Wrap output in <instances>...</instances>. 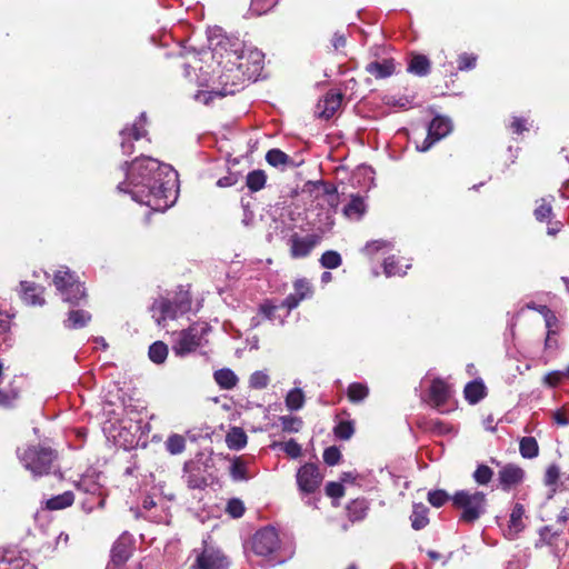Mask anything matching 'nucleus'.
<instances>
[{
    "label": "nucleus",
    "mask_w": 569,
    "mask_h": 569,
    "mask_svg": "<svg viewBox=\"0 0 569 569\" xmlns=\"http://www.w3.org/2000/svg\"><path fill=\"white\" fill-rule=\"evenodd\" d=\"M192 567L194 569H228L229 561L220 550L206 548L200 555H198Z\"/></svg>",
    "instance_id": "nucleus-13"
},
{
    "label": "nucleus",
    "mask_w": 569,
    "mask_h": 569,
    "mask_svg": "<svg viewBox=\"0 0 569 569\" xmlns=\"http://www.w3.org/2000/svg\"><path fill=\"white\" fill-rule=\"evenodd\" d=\"M166 450L171 455H180L186 449V439L178 433L170 435L164 442Z\"/></svg>",
    "instance_id": "nucleus-35"
},
{
    "label": "nucleus",
    "mask_w": 569,
    "mask_h": 569,
    "mask_svg": "<svg viewBox=\"0 0 569 569\" xmlns=\"http://www.w3.org/2000/svg\"><path fill=\"white\" fill-rule=\"evenodd\" d=\"M147 136V130L139 123H133L120 131V147L123 154L130 156L134 152V141Z\"/></svg>",
    "instance_id": "nucleus-17"
},
{
    "label": "nucleus",
    "mask_w": 569,
    "mask_h": 569,
    "mask_svg": "<svg viewBox=\"0 0 569 569\" xmlns=\"http://www.w3.org/2000/svg\"><path fill=\"white\" fill-rule=\"evenodd\" d=\"M395 244L392 242L386 241V240H373L366 244L365 249H387L389 247H393Z\"/></svg>",
    "instance_id": "nucleus-62"
},
{
    "label": "nucleus",
    "mask_w": 569,
    "mask_h": 569,
    "mask_svg": "<svg viewBox=\"0 0 569 569\" xmlns=\"http://www.w3.org/2000/svg\"><path fill=\"white\" fill-rule=\"evenodd\" d=\"M525 476V470L521 467L515 463L503 465L498 471L499 487L503 491H510L523 482Z\"/></svg>",
    "instance_id": "nucleus-12"
},
{
    "label": "nucleus",
    "mask_w": 569,
    "mask_h": 569,
    "mask_svg": "<svg viewBox=\"0 0 569 569\" xmlns=\"http://www.w3.org/2000/svg\"><path fill=\"white\" fill-rule=\"evenodd\" d=\"M493 471L486 465H480L473 472V479L479 485H487L492 479Z\"/></svg>",
    "instance_id": "nucleus-50"
},
{
    "label": "nucleus",
    "mask_w": 569,
    "mask_h": 569,
    "mask_svg": "<svg viewBox=\"0 0 569 569\" xmlns=\"http://www.w3.org/2000/svg\"><path fill=\"white\" fill-rule=\"evenodd\" d=\"M410 520L411 527L415 530L423 529L429 523V518L427 517V509L421 505L415 506Z\"/></svg>",
    "instance_id": "nucleus-37"
},
{
    "label": "nucleus",
    "mask_w": 569,
    "mask_h": 569,
    "mask_svg": "<svg viewBox=\"0 0 569 569\" xmlns=\"http://www.w3.org/2000/svg\"><path fill=\"white\" fill-rule=\"evenodd\" d=\"M457 64L460 71L471 70L477 64V56L462 53L458 57Z\"/></svg>",
    "instance_id": "nucleus-52"
},
{
    "label": "nucleus",
    "mask_w": 569,
    "mask_h": 569,
    "mask_svg": "<svg viewBox=\"0 0 569 569\" xmlns=\"http://www.w3.org/2000/svg\"><path fill=\"white\" fill-rule=\"evenodd\" d=\"M396 67L392 59L383 61H372L367 64L366 71L377 79H383L395 73Z\"/></svg>",
    "instance_id": "nucleus-23"
},
{
    "label": "nucleus",
    "mask_w": 569,
    "mask_h": 569,
    "mask_svg": "<svg viewBox=\"0 0 569 569\" xmlns=\"http://www.w3.org/2000/svg\"><path fill=\"white\" fill-rule=\"evenodd\" d=\"M335 436L340 440H349L355 433L352 421H339L333 428Z\"/></svg>",
    "instance_id": "nucleus-42"
},
{
    "label": "nucleus",
    "mask_w": 569,
    "mask_h": 569,
    "mask_svg": "<svg viewBox=\"0 0 569 569\" xmlns=\"http://www.w3.org/2000/svg\"><path fill=\"white\" fill-rule=\"evenodd\" d=\"M0 569H34V567L24 562L23 559L7 558L0 555Z\"/></svg>",
    "instance_id": "nucleus-44"
},
{
    "label": "nucleus",
    "mask_w": 569,
    "mask_h": 569,
    "mask_svg": "<svg viewBox=\"0 0 569 569\" xmlns=\"http://www.w3.org/2000/svg\"><path fill=\"white\" fill-rule=\"evenodd\" d=\"M519 451L522 458L533 459L539 455V446L533 437H523L519 442Z\"/></svg>",
    "instance_id": "nucleus-33"
},
{
    "label": "nucleus",
    "mask_w": 569,
    "mask_h": 569,
    "mask_svg": "<svg viewBox=\"0 0 569 569\" xmlns=\"http://www.w3.org/2000/svg\"><path fill=\"white\" fill-rule=\"evenodd\" d=\"M282 450L291 458H298L301 455V446L293 439L281 445Z\"/></svg>",
    "instance_id": "nucleus-57"
},
{
    "label": "nucleus",
    "mask_w": 569,
    "mask_h": 569,
    "mask_svg": "<svg viewBox=\"0 0 569 569\" xmlns=\"http://www.w3.org/2000/svg\"><path fill=\"white\" fill-rule=\"evenodd\" d=\"M366 212L365 200L361 196H352L350 202L343 208V213L348 218L360 219Z\"/></svg>",
    "instance_id": "nucleus-29"
},
{
    "label": "nucleus",
    "mask_w": 569,
    "mask_h": 569,
    "mask_svg": "<svg viewBox=\"0 0 569 569\" xmlns=\"http://www.w3.org/2000/svg\"><path fill=\"white\" fill-rule=\"evenodd\" d=\"M149 358L154 363H162L168 356V347L162 341H156L149 347Z\"/></svg>",
    "instance_id": "nucleus-36"
},
{
    "label": "nucleus",
    "mask_w": 569,
    "mask_h": 569,
    "mask_svg": "<svg viewBox=\"0 0 569 569\" xmlns=\"http://www.w3.org/2000/svg\"><path fill=\"white\" fill-rule=\"evenodd\" d=\"M133 539L128 532H123L114 542L111 550V561L113 565H123L132 551Z\"/></svg>",
    "instance_id": "nucleus-18"
},
{
    "label": "nucleus",
    "mask_w": 569,
    "mask_h": 569,
    "mask_svg": "<svg viewBox=\"0 0 569 569\" xmlns=\"http://www.w3.org/2000/svg\"><path fill=\"white\" fill-rule=\"evenodd\" d=\"M563 377H566L565 371H550L543 377V383L550 388H555L560 383Z\"/></svg>",
    "instance_id": "nucleus-56"
},
{
    "label": "nucleus",
    "mask_w": 569,
    "mask_h": 569,
    "mask_svg": "<svg viewBox=\"0 0 569 569\" xmlns=\"http://www.w3.org/2000/svg\"><path fill=\"white\" fill-rule=\"evenodd\" d=\"M18 457L23 467L33 477H42L54 470L58 455L50 447L32 445L28 446L23 451L18 450Z\"/></svg>",
    "instance_id": "nucleus-2"
},
{
    "label": "nucleus",
    "mask_w": 569,
    "mask_h": 569,
    "mask_svg": "<svg viewBox=\"0 0 569 569\" xmlns=\"http://www.w3.org/2000/svg\"><path fill=\"white\" fill-rule=\"evenodd\" d=\"M525 508L521 503H516L510 513L508 527L505 530V536L513 540L525 529L523 522Z\"/></svg>",
    "instance_id": "nucleus-21"
},
{
    "label": "nucleus",
    "mask_w": 569,
    "mask_h": 569,
    "mask_svg": "<svg viewBox=\"0 0 569 569\" xmlns=\"http://www.w3.org/2000/svg\"><path fill=\"white\" fill-rule=\"evenodd\" d=\"M450 396V387L442 379L437 378L432 380L429 389V402L432 407L441 410Z\"/></svg>",
    "instance_id": "nucleus-19"
},
{
    "label": "nucleus",
    "mask_w": 569,
    "mask_h": 569,
    "mask_svg": "<svg viewBox=\"0 0 569 569\" xmlns=\"http://www.w3.org/2000/svg\"><path fill=\"white\" fill-rule=\"evenodd\" d=\"M74 501V495L72 491H64L58 496H54L47 500L46 507L49 510H61L70 507Z\"/></svg>",
    "instance_id": "nucleus-31"
},
{
    "label": "nucleus",
    "mask_w": 569,
    "mask_h": 569,
    "mask_svg": "<svg viewBox=\"0 0 569 569\" xmlns=\"http://www.w3.org/2000/svg\"><path fill=\"white\" fill-rule=\"evenodd\" d=\"M78 489L86 493H90L93 497L97 496L98 506H100V507L103 506L104 500L100 498V487L98 483H96L91 479L81 480L78 485Z\"/></svg>",
    "instance_id": "nucleus-43"
},
{
    "label": "nucleus",
    "mask_w": 569,
    "mask_h": 569,
    "mask_svg": "<svg viewBox=\"0 0 569 569\" xmlns=\"http://www.w3.org/2000/svg\"><path fill=\"white\" fill-rule=\"evenodd\" d=\"M207 331L204 326L192 325L177 333L172 349L177 356H186L201 346Z\"/></svg>",
    "instance_id": "nucleus-5"
},
{
    "label": "nucleus",
    "mask_w": 569,
    "mask_h": 569,
    "mask_svg": "<svg viewBox=\"0 0 569 569\" xmlns=\"http://www.w3.org/2000/svg\"><path fill=\"white\" fill-rule=\"evenodd\" d=\"M266 161L272 167L293 166V160L280 149H270L266 154Z\"/></svg>",
    "instance_id": "nucleus-32"
},
{
    "label": "nucleus",
    "mask_w": 569,
    "mask_h": 569,
    "mask_svg": "<svg viewBox=\"0 0 569 569\" xmlns=\"http://www.w3.org/2000/svg\"><path fill=\"white\" fill-rule=\"evenodd\" d=\"M267 182V174L263 170L257 169L250 171L246 177V186L251 192L262 190Z\"/></svg>",
    "instance_id": "nucleus-30"
},
{
    "label": "nucleus",
    "mask_w": 569,
    "mask_h": 569,
    "mask_svg": "<svg viewBox=\"0 0 569 569\" xmlns=\"http://www.w3.org/2000/svg\"><path fill=\"white\" fill-rule=\"evenodd\" d=\"M279 547V537L274 528L258 530L252 538V551L260 557L273 553Z\"/></svg>",
    "instance_id": "nucleus-7"
},
{
    "label": "nucleus",
    "mask_w": 569,
    "mask_h": 569,
    "mask_svg": "<svg viewBox=\"0 0 569 569\" xmlns=\"http://www.w3.org/2000/svg\"><path fill=\"white\" fill-rule=\"evenodd\" d=\"M451 498L445 490H433L428 493L429 503L436 508L443 506Z\"/></svg>",
    "instance_id": "nucleus-51"
},
{
    "label": "nucleus",
    "mask_w": 569,
    "mask_h": 569,
    "mask_svg": "<svg viewBox=\"0 0 569 569\" xmlns=\"http://www.w3.org/2000/svg\"><path fill=\"white\" fill-rule=\"evenodd\" d=\"M347 43L346 37L342 33L336 32L331 39V44L335 50L345 48Z\"/></svg>",
    "instance_id": "nucleus-63"
},
{
    "label": "nucleus",
    "mask_w": 569,
    "mask_h": 569,
    "mask_svg": "<svg viewBox=\"0 0 569 569\" xmlns=\"http://www.w3.org/2000/svg\"><path fill=\"white\" fill-rule=\"evenodd\" d=\"M204 468L200 461L189 460L183 466V479L190 489H202L207 486Z\"/></svg>",
    "instance_id": "nucleus-15"
},
{
    "label": "nucleus",
    "mask_w": 569,
    "mask_h": 569,
    "mask_svg": "<svg viewBox=\"0 0 569 569\" xmlns=\"http://www.w3.org/2000/svg\"><path fill=\"white\" fill-rule=\"evenodd\" d=\"M340 458V450L335 446L327 448L323 452V460L328 466H336Z\"/></svg>",
    "instance_id": "nucleus-55"
},
{
    "label": "nucleus",
    "mask_w": 569,
    "mask_h": 569,
    "mask_svg": "<svg viewBox=\"0 0 569 569\" xmlns=\"http://www.w3.org/2000/svg\"><path fill=\"white\" fill-rule=\"evenodd\" d=\"M227 511L232 518H240L244 513L243 502L239 499H231L228 502Z\"/></svg>",
    "instance_id": "nucleus-54"
},
{
    "label": "nucleus",
    "mask_w": 569,
    "mask_h": 569,
    "mask_svg": "<svg viewBox=\"0 0 569 569\" xmlns=\"http://www.w3.org/2000/svg\"><path fill=\"white\" fill-rule=\"evenodd\" d=\"M319 241L320 237L318 234H308L301 241L295 239L292 249H312L319 244Z\"/></svg>",
    "instance_id": "nucleus-53"
},
{
    "label": "nucleus",
    "mask_w": 569,
    "mask_h": 569,
    "mask_svg": "<svg viewBox=\"0 0 569 569\" xmlns=\"http://www.w3.org/2000/svg\"><path fill=\"white\" fill-rule=\"evenodd\" d=\"M451 500L453 506L462 511L460 520L465 522L473 523L486 512L487 499L481 491L460 490Z\"/></svg>",
    "instance_id": "nucleus-4"
},
{
    "label": "nucleus",
    "mask_w": 569,
    "mask_h": 569,
    "mask_svg": "<svg viewBox=\"0 0 569 569\" xmlns=\"http://www.w3.org/2000/svg\"><path fill=\"white\" fill-rule=\"evenodd\" d=\"M409 267L410 264L400 263V260L395 256L386 258L383 262V270L387 277L402 276Z\"/></svg>",
    "instance_id": "nucleus-34"
},
{
    "label": "nucleus",
    "mask_w": 569,
    "mask_h": 569,
    "mask_svg": "<svg viewBox=\"0 0 569 569\" xmlns=\"http://www.w3.org/2000/svg\"><path fill=\"white\" fill-rule=\"evenodd\" d=\"M230 475L233 480H248L247 466L241 459H236L230 466Z\"/></svg>",
    "instance_id": "nucleus-47"
},
{
    "label": "nucleus",
    "mask_w": 569,
    "mask_h": 569,
    "mask_svg": "<svg viewBox=\"0 0 569 569\" xmlns=\"http://www.w3.org/2000/svg\"><path fill=\"white\" fill-rule=\"evenodd\" d=\"M486 390L487 388L481 379L472 380L465 387V398L470 405H476L486 397Z\"/></svg>",
    "instance_id": "nucleus-25"
},
{
    "label": "nucleus",
    "mask_w": 569,
    "mask_h": 569,
    "mask_svg": "<svg viewBox=\"0 0 569 569\" xmlns=\"http://www.w3.org/2000/svg\"><path fill=\"white\" fill-rule=\"evenodd\" d=\"M127 181L118 189L131 194L132 199L153 211L170 208L177 197L178 174L170 164L151 157H138L123 163Z\"/></svg>",
    "instance_id": "nucleus-1"
},
{
    "label": "nucleus",
    "mask_w": 569,
    "mask_h": 569,
    "mask_svg": "<svg viewBox=\"0 0 569 569\" xmlns=\"http://www.w3.org/2000/svg\"><path fill=\"white\" fill-rule=\"evenodd\" d=\"M369 395V389L366 385L353 382L348 387L347 396L351 402H361Z\"/></svg>",
    "instance_id": "nucleus-38"
},
{
    "label": "nucleus",
    "mask_w": 569,
    "mask_h": 569,
    "mask_svg": "<svg viewBox=\"0 0 569 569\" xmlns=\"http://www.w3.org/2000/svg\"><path fill=\"white\" fill-rule=\"evenodd\" d=\"M248 437L246 432L239 428L233 427L226 436V442L229 449L240 450L247 445Z\"/></svg>",
    "instance_id": "nucleus-28"
},
{
    "label": "nucleus",
    "mask_w": 569,
    "mask_h": 569,
    "mask_svg": "<svg viewBox=\"0 0 569 569\" xmlns=\"http://www.w3.org/2000/svg\"><path fill=\"white\" fill-rule=\"evenodd\" d=\"M43 287L32 281H20L17 293L20 299L28 306H43Z\"/></svg>",
    "instance_id": "nucleus-14"
},
{
    "label": "nucleus",
    "mask_w": 569,
    "mask_h": 569,
    "mask_svg": "<svg viewBox=\"0 0 569 569\" xmlns=\"http://www.w3.org/2000/svg\"><path fill=\"white\" fill-rule=\"evenodd\" d=\"M326 493L331 498H341L345 493V488L339 482H328Z\"/></svg>",
    "instance_id": "nucleus-60"
},
{
    "label": "nucleus",
    "mask_w": 569,
    "mask_h": 569,
    "mask_svg": "<svg viewBox=\"0 0 569 569\" xmlns=\"http://www.w3.org/2000/svg\"><path fill=\"white\" fill-rule=\"evenodd\" d=\"M68 292L71 296V299L63 300V301L72 305V306H78L81 303L82 300L87 299V292H86L84 286H82V293L74 291V289H71V287L68 289Z\"/></svg>",
    "instance_id": "nucleus-61"
},
{
    "label": "nucleus",
    "mask_w": 569,
    "mask_h": 569,
    "mask_svg": "<svg viewBox=\"0 0 569 569\" xmlns=\"http://www.w3.org/2000/svg\"><path fill=\"white\" fill-rule=\"evenodd\" d=\"M282 430L286 432H298L302 426V421L298 417L282 416L280 417Z\"/></svg>",
    "instance_id": "nucleus-49"
},
{
    "label": "nucleus",
    "mask_w": 569,
    "mask_h": 569,
    "mask_svg": "<svg viewBox=\"0 0 569 569\" xmlns=\"http://www.w3.org/2000/svg\"><path fill=\"white\" fill-rule=\"evenodd\" d=\"M323 268L333 269L341 264V257L338 251H325L320 258Z\"/></svg>",
    "instance_id": "nucleus-48"
},
{
    "label": "nucleus",
    "mask_w": 569,
    "mask_h": 569,
    "mask_svg": "<svg viewBox=\"0 0 569 569\" xmlns=\"http://www.w3.org/2000/svg\"><path fill=\"white\" fill-rule=\"evenodd\" d=\"M431 62L427 56L412 53L408 63V72L418 77H425L430 72Z\"/></svg>",
    "instance_id": "nucleus-24"
},
{
    "label": "nucleus",
    "mask_w": 569,
    "mask_h": 569,
    "mask_svg": "<svg viewBox=\"0 0 569 569\" xmlns=\"http://www.w3.org/2000/svg\"><path fill=\"white\" fill-rule=\"evenodd\" d=\"M295 292L288 295L281 306L286 307L289 311L297 308L299 303L308 298H311L313 290L311 283L307 279H298L293 283Z\"/></svg>",
    "instance_id": "nucleus-16"
},
{
    "label": "nucleus",
    "mask_w": 569,
    "mask_h": 569,
    "mask_svg": "<svg viewBox=\"0 0 569 569\" xmlns=\"http://www.w3.org/2000/svg\"><path fill=\"white\" fill-rule=\"evenodd\" d=\"M553 420L558 426L565 427L569 425V419L561 410H557L553 412Z\"/></svg>",
    "instance_id": "nucleus-64"
},
{
    "label": "nucleus",
    "mask_w": 569,
    "mask_h": 569,
    "mask_svg": "<svg viewBox=\"0 0 569 569\" xmlns=\"http://www.w3.org/2000/svg\"><path fill=\"white\" fill-rule=\"evenodd\" d=\"M53 283L62 300L71 299V296L68 292L70 287L71 289H74V291L82 293L83 283H81L76 274L67 267H62L57 270L53 277Z\"/></svg>",
    "instance_id": "nucleus-11"
},
{
    "label": "nucleus",
    "mask_w": 569,
    "mask_h": 569,
    "mask_svg": "<svg viewBox=\"0 0 569 569\" xmlns=\"http://www.w3.org/2000/svg\"><path fill=\"white\" fill-rule=\"evenodd\" d=\"M302 192L309 193L315 199L322 198L330 207L338 206L339 196L337 187L323 180L306 182Z\"/></svg>",
    "instance_id": "nucleus-8"
},
{
    "label": "nucleus",
    "mask_w": 569,
    "mask_h": 569,
    "mask_svg": "<svg viewBox=\"0 0 569 569\" xmlns=\"http://www.w3.org/2000/svg\"><path fill=\"white\" fill-rule=\"evenodd\" d=\"M238 70L250 79H256L263 69L264 53L257 48H242L237 56Z\"/></svg>",
    "instance_id": "nucleus-6"
},
{
    "label": "nucleus",
    "mask_w": 569,
    "mask_h": 569,
    "mask_svg": "<svg viewBox=\"0 0 569 569\" xmlns=\"http://www.w3.org/2000/svg\"><path fill=\"white\" fill-rule=\"evenodd\" d=\"M342 99V93L329 91L317 104L319 117L327 120L332 118L341 107Z\"/></svg>",
    "instance_id": "nucleus-20"
},
{
    "label": "nucleus",
    "mask_w": 569,
    "mask_h": 569,
    "mask_svg": "<svg viewBox=\"0 0 569 569\" xmlns=\"http://www.w3.org/2000/svg\"><path fill=\"white\" fill-rule=\"evenodd\" d=\"M224 93L221 92V91H198L197 94H196V100L204 103V104H209L214 98L217 97H223Z\"/></svg>",
    "instance_id": "nucleus-58"
},
{
    "label": "nucleus",
    "mask_w": 569,
    "mask_h": 569,
    "mask_svg": "<svg viewBox=\"0 0 569 569\" xmlns=\"http://www.w3.org/2000/svg\"><path fill=\"white\" fill-rule=\"evenodd\" d=\"M509 127L516 134H522L525 131L529 130L527 127V120L520 117H513Z\"/></svg>",
    "instance_id": "nucleus-59"
},
{
    "label": "nucleus",
    "mask_w": 569,
    "mask_h": 569,
    "mask_svg": "<svg viewBox=\"0 0 569 569\" xmlns=\"http://www.w3.org/2000/svg\"><path fill=\"white\" fill-rule=\"evenodd\" d=\"M560 478V468L556 463H551L548 466L543 482L547 487L551 488V491H556V485L558 483V480Z\"/></svg>",
    "instance_id": "nucleus-45"
},
{
    "label": "nucleus",
    "mask_w": 569,
    "mask_h": 569,
    "mask_svg": "<svg viewBox=\"0 0 569 569\" xmlns=\"http://www.w3.org/2000/svg\"><path fill=\"white\" fill-rule=\"evenodd\" d=\"M270 382L269 375L266 370H258L251 373L249 378V387L256 390L267 388Z\"/></svg>",
    "instance_id": "nucleus-41"
},
{
    "label": "nucleus",
    "mask_w": 569,
    "mask_h": 569,
    "mask_svg": "<svg viewBox=\"0 0 569 569\" xmlns=\"http://www.w3.org/2000/svg\"><path fill=\"white\" fill-rule=\"evenodd\" d=\"M217 385L224 390L233 389L238 383L237 375L229 368H222L213 373Z\"/></svg>",
    "instance_id": "nucleus-27"
},
{
    "label": "nucleus",
    "mask_w": 569,
    "mask_h": 569,
    "mask_svg": "<svg viewBox=\"0 0 569 569\" xmlns=\"http://www.w3.org/2000/svg\"><path fill=\"white\" fill-rule=\"evenodd\" d=\"M191 309V297L187 290H180L173 299L159 298L151 306L152 317L160 326L167 319H176Z\"/></svg>",
    "instance_id": "nucleus-3"
},
{
    "label": "nucleus",
    "mask_w": 569,
    "mask_h": 569,
    "mask_svg": "<svg viewBox=\"0 0 569 569\" xmlns=\"http://www.w3.org/2000/svg\"><path fill=\"white\" fill-rule=\"evenodd\" d=\"M555 201L553 196H548L547 198H541L537 200V207L533 211L536 220L540 222H549L553 216L552 213V202Z\"/></svg>",
    "instance_id": "nucleus-26"
},
{
    "label": "nucleus",
    "mask_w": 569,
    "mask_h": 569,
    "mask_svg": "<svg viewBox=\"0 0 569 569\" xmlns=\"http://www.w3.org/2000/svg\"><path fill=\"white\" fill-rule=\"evenodd\" d=\"M321 482L322 476L315 463H306L297 472V485L303 493L316 492Z\"/></svg>",
    "instance_id": "nucleus-9"
},
{
    "label": "nucleus",
    "mask_w": 569,
    "mask_h": 569,
    "mask_svg": "<svg viewBox=\"0 0 569 569\" xmlns=\"http://www.w3.org/2000/svg\"><path fill=\"white\" fill-rule=\"evenodd\" d=\"M305 395L301 389L295 388L290 390L286 397V406L289 410L296 411L303 407Z\"/></svg>",
    "instance_id": "nucleus-39"
},
{
    "label": "nucleus",
    "mask_w": 569,
    "mask_h": 569,
    "mask_svg": "<svg viewBox=\"0 0 569 569\" xmlns=\"http://www.w3.org/2000/svg\"><path fill=\"white\" fill-rule=\"evenodd\" d=\"M91 321V313L83 309L70 310L63 320V327L69 330L81 329Z\"/></svg>",
    "instance_id": "nucleus-22"
},
{
    "label": "nucleus",
    "mask_w": 569,
    "mask_h": 569,
    "mask_svg": "<svg viewBox=\"0 0 569 569\" xmlns=\"http://www.w3.org/2000/svg\"><path fill=\"white\" fill-rule=\"evenodd\" d=\"M368 507L363 500H353L348 506L349 518L352 521L362 520L367 515Z\"/></svg>",
    "instance_id": "nucleus-40"
},
{
    "label": "nucleus",
    "mask_w": 569,
    "mask_h": 569,
    "mask_svg": "<svg viewBox=\"0 0 569 569\" xmlns=\"http://www.w3.org/2000/svg\"><path fill=\"white\" fill-rule=\"evenodd\" d=\"M451 129V121L448 118L435 117L428 126V133L420 147V151H428L437 141L448 136Z\"/></svg>",
    "instance_id": "nucleus-10"
},
{
    "label": "nucleus",
    "mask_w": 569,
    "mask_h": 569,
    "mask_svg": "<svg viewBox=\"0 0 569 569\" xmlns=\"http://www.w3.org/2000/svg\"><path fill=\"white\" fill-rule=\"evenodd\" d=\"M278 0H251L250 11L256 16H261L270 11Z\"/></svg>",
    "instance_id": "nucleus-46"
}]
</instances>
